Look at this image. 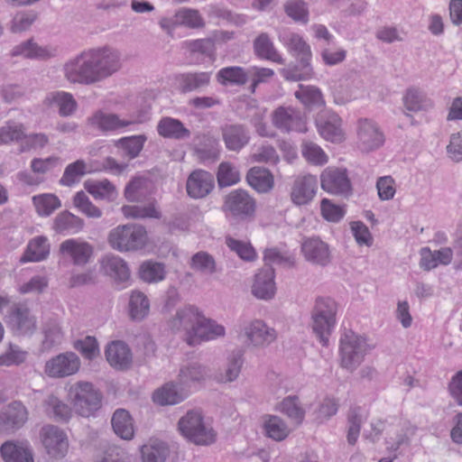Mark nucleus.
<instances>
[{"instance_id":"obj_1","label":"nucleus","mask_w":462,"mask_h":462,"mask_svg":"<svg viewBox=\"0 0 462 462\" xmlns=\"http://www.w3.org/2000/svg\"><path fill=\"white\" fill-rule=\"evenodd\" d=\"M279 41L287 51L299 60V64L290 65L281 69L282 76L288 81H300L310 79L313 74L310 66V47L300 35L288 29L278 32Z\"/></svg>"},{"instance_id":"obj_2","label":"nucleus","mask_w":462,"mask_h":462,"mask_svg":"<svg viewBox=\"0 0 462 462\" xmlns=\"http://www.w3.org/2000/svg\"><path fill=\"white\" fill-rule=\"evenodd\" d=\"M68 395L74 411L81 417H95L102 407V393L89 382H76Z\"/></svg>"},{"instance_id":"obj_3","label":"nucleus","mask_w":462,"mask_h":462,"mask_svg":"<svg viewBox=\"0 0 462 462\" xmlns=\"http://www.w3.org/2000/svg\"><path fill=\"white\" fill-rule=\"evenodd\" d=\"M178 430L187 440L198 446H209L216 441L215 430L198 410L187 411L179 420Z\"/></svg>"},{"instance_id":"obj_4","label":"nucleus","mask_w":462,"mask_h":462,"mask_svg":"<svg viewBox=\"0 0 462 462\" xmlns=\"http://www.w3.org/2000/svg\"><path fill=\"white\" fill-rule=\"evenodd\" d=\"M337 304L331 298H318L311 311V328L322 346L328 344V337L335 328Z\"/></svg>"},{"instance_id":"obj_5","label":"nucleus","mask_w":462,"mask_h":462,"mask_svg":"<svg viewBox=\"0 0 462 462\" xmlns=\"http://www.w3.org/2000/svg\"><path fill=\"white\" fill-rule=\"evenodd\" d=\"M372 347L366 338L352 330L346 331L340 338L339 356L342 368L354 372L364 361Z\"/></svg>"},{"instance_id":"obj_6","label":"nucleus","mask_w":462,"mask_h":462,"mask_svg":"<svg viewBox=\"0 0 462 462\" xmlns=\"http://www.w3.org/2000/svg\"><path fill=\"white\" fill-rule=\"evenodd\" d=\"M95 82H100L118 71L122 66L120 52L109 46L86 50Z\"/></svg>"},{"instance_id":"obj_7","label":"nucleus","mask_w":462,"mask_h":462,"mask_svg":"<svg viewBox=\"0 0 462 462\" xmlns=\"http://www.w3.org/2000/svg\"><path fill=\"white\" fill-rule=\"evenodd\" d=\"M146 238V230L142 226L126 224L110 230L107 240L113 249L130 252L143 248Z\"/></svg>"},{"instance_id":"obj_8","label":"nucleus","mask_w":462,"mask_h":462,"mask_svg":"<svg viewBox=\"0 0 462 462\" xmlns=\"http://www.w3.org/2000/svg\"><path fill=\"white\" fill-rule=\"evenodd\" d=\"M86 50L67 60L62 65L64 79L70 84H96Z\"/></svg>"},{"instance_id":"obj_9","label":"nucleus","mask_w":462,"mask_h":462,"mask_svg":"<svg viewBox=\"0 0 462 462\" xmlns=\"http://www.w3.org/2000/svg\"><path fill=\"white\" fill-rule=\"evenodd\" d=\"M356 146L362 152L378 150L385 142V136L379 125L369 118H359L356 122Z\"/></svg>"},{"instance_id":"obj_10","label":"nucleus","mask_w":462,"mask_h":462,"mask_svg":"<svg viewBox=\"0 0 462 462\" xmlns=\"http://www.w3.org/2000/svg\"><path fill=\"white\" fill-rule=\"evenodd\" d=\"M148 119L149 116L144 111H139L124 119H121L116 114L97 111L88 118V122L91 125L96 126L99 130L107 132L117 131L128 126L143 124Z\"/></svg>"},{"instance_id":"obj_11","label":"nucleus","mask_w":462,"mask_h":462,"mask_svg":"<svg viewBox=\"0 0 462 462\" xmlns=\"http://www.w3.org/2000/svg\"><path fill=\"white\" fill-rule=\"evenodd\" d=\"M255 208L256 202L246 190L234 189L225 197L223 210L236 219L245 220L252 217Z\"/></svg>"},{"instance_id":"obj_12","label":"nucleus","mask_w":462,"mask_h":462,"mask_svg":"<svg viewBox=\"0 0 462 462\" xmlns=\"http://www.w3.org/2000/svg\"><path fill=\"white\" fill-rule=\"evenodd\" d=\"M59 253L65 261L83 267L92 261L94 246L82 238H69L60 245Z\"/></svg>"},{"instance_id":"obj_13","label":"nucleus","mask_w":462,"mask_h":462,"mask_svg":"<svg viewBox=\"0 0 462 462\" xmlns=\"http://www.w3.org/2000/svg\"><path fill=\"white\" fill-rule=\"evenodd\" d=\"M10 329L17 336H32L37 329V318L22 303L14 304L6 319Z\"/></svg>"},{"instance_id":"obj_14","label":"nucleus","mask_w":462,"mask_h":462,"mask_svg":"<svg viewBox=\"0 0 462 462\" xmlns=\"http://www.w3.org/2000/svg\"><path fill=\"white\" fill-rule=\"evenodd\" d=\"M81 362L74 352H65L50 358L44 365V373L51 378H64L77 374Z\"/></svg>"},{"instance_id":"obj_15","label":"nucleus","mask_w":462,"mask_h":462,"mask_svg":"<svg viewBox=\"0 0 462 462\" xmlns=\"http://www.w3.org/2000/svg\"><path fill=\"white\" fill-rule=\"evenodd\" d=\"M321 189L331 195L348 196L352 185L347 171L342 168L328 167L320 174Z\"/></svg>"},{"instance_id":"obj_16","label":"nucleus","mask_w":462,"mask_h":462,"mask_svg":"<svg viewBox=\"0 0 462 462\" xmlns=\"http://www.w3.org/2000/svg\"><path fill=\"white\" fill-rule=\"evenodd\" d=\"M40 437L48 455L53 458H63L69 449V439L65 431L55 425H45Z\"/></svg>"},{"instance_id":"obj_17","label":"nucleus","mask_w":462,"mask_h":462,"mask_svg":"<svg viewBox=\"0 0 462 462\" xmlns=\"http://www.w3.org/2000/svg\"><path fill=\"white\" fill-rule=\"evenodd\" d=\"M273 125L283 133L307 131L306 118L302 113L292 106H279L272 115Z\"/></svg>"},{"instance_id":"obj_18","label":"nucleus","mask_w":462,"mask_h":462,"mask_svg":"<svg viewBox=\"0 0 462 462\" xmlns=\"http://www.w3.org/2000/svg\"><path fill=\"white\" fill-rule=\"evenodd\" d=\"M300 253L304 260L312 265L325 267L332 259L329 245L318 236L304 237Z\"/></svg>"},{"instance_id":"obj_19","label":"nucleus","mask_w":462,"mask_h":462,"mask_svg":"<svg viewBox=\"0 0 462 462\" xmlns=\"http://www.w3.org/2000/svg\"><path fill=\"white\" fill-rule=\"evenodd\" d=\"M201 313L196 306L186 305L176 311L168 326L174 332H183V339L189 345V337L193 336Z\"/></svg>"},{"instance_id":"obj_20","label":"nucleus","mask_w":462,"mask_h":462,"mask_svg":"<svg viewBox=\"0 0 462 462\" xmlns=\"http://www.w3.org/2000/svg\"><path fill=\"white\" fill-rule=\"evenodd\" d=\"M318 191V179L315 175L306 174L295 179L291 189V200L295 206L310 204Z\"/></svg>"},{"instance_id":"obj_21","label":"nucleus","mask_w":462,"mask_h":462,"mask_svg":"<svg viewBox=\"0 0 462 462\" xmlns=\"http://www.w3.org/2000/svg\"><path fill=\"white\" fill-rule=\"evenodd\" d=\"M248 345L257 347L267 346L277 338V332L261 319H254L244 328Z\"/></svg>"},{"instance_id":"obj_22","label":"nucleus","mask_w":462,"mask_h":462,"mask_svg":"<svg viewBox=\"0 0 462 462\" xmlns=\"http://www.w3.org/2000/svg\"><path fill=\"white\" fill-rule=\"evenodd\" d=\"M316 125L319 134L327 141L337 143L344 139L342 119L335 112H321L316 119Z\"/></svg>"},{"instance_id":"obj_23","label":"nucleus","mask_w":462,"mask_h":462,"mask_svg":"<svg viewBox=\"0 0 462 462\" xmlns=\"http://www.w3.org/2000/svg\"><path fill=\"white\" fill-rule=\"evenodd\" d=\"M101 269L114 282L125 288L129 284L131 271L126 261L116 254H106L100 261Z\"/></svg>"},{"instance_id":"obj_24","label":"nucleus","mask_w":462,"mask_h":462,"mask_svg":"<svg viewBox=\"0 0 462 462\" xmlns=\"http://www.w3.org/2000/svg\"><path fill=\"white\" fill-rule=\"evenodd\" d=\"M215 187L214 176L204 170H195L188 177L186 189L192 199L207 197Z\"/></svg>"},{"instance_id":"obj_25","label":"nucleus","mask_w":462,"mask_h":462,"mask_svg":"<svg viewBox=\"0 0 462 462\" xmlns=\"http://www.w3.org/2000/svg\"><path fill=\"white\" fill-rule=\"evenodd\" d=\"M193 336L189 337V346H197L203 341L215 340L226 334L225 328L217 321L206 318L202 313Z\"/></svg>"},{"instance_id":"obj_26","label":"nucleus","mask_w":462,"mask_h":462,"mask_svg":"<svg viewBox=\"0 0 462 462\" xmlns=\"http://www.w3.org/2000/svg\"><path fill=\"white\" fill-rule=\"evenodd\" d=\"M58 49L51 45L41 46L32 39L15 45L11 51L12 57H23L30 60H48L57 55Z\"/></svg>"},{"instance_id":"obj_27","label":"nucleus","mask_w":462,"mask_h":462,"mask_svg":"<svg viewBox=\"0 0 462 462\" xmlns=\"http://www.w3.org/2000/svg\"><path fill=\"white\" fill-rule=\"evenodd\" d=\"M222 139L228 151L239 152L251 139L249 130L243 125L229 124L221 127Z\"/></svg>"},{"instance_id":"obj_28","label":"nucleus","mask_w":462,"mask_h":462,"mask_svg":"<svg viewBox=\"0 0 462 462\" xmlns=\"http://www.w3.org/2000/svg\"><path fill=\"white\" fill-rule=\"evenodd\" d=\"M275 292L274 269L273 266H263L254 275L252 293L257 299L268 300L274 297Z\"/></svg>"},{"instance_id":"obj_29","label":"nucleus","mask_w":462,"mask_h":462,"mask_svg":"<svg viewBox=\"0 0 462 462\" xmlns=\"http://www.w3.org/2000/svg\"><path fill=\"white\" fill-rule=\"evenodd\" d=\"M28 420V411L21 402H13L0 413V427L3 430H15Z\"/></svg>"},{"instance_id":"obj_30","label":"nucleus","mask_w":462,"mask_h":462,"mask_svg":"<svg viewBox=\"0 0 462 462\" xmlns=\"http://www.w3.org/2000/svg\"><path fill=\"white\" fill-rule=\"evenodd\" d=\"M109 365L116 369H127L133 361L131 349L123 341L116 340L109 343L105 351Z\"/></svg>"},{"instance_id":"obj_31","label":"nucleus","mask_w":462,"mask_h":462,"mask_svg":"<svg viewBox=\"0 0 462 462\" xmlns=\"http://www.w3.org/2000/svg\"><path fill=\"white\" fill-rule=\"evenodd\" d=\"M0 452L5 462H34L28 441H6L1 446Z\"/></svg>"},{"instance_id":"obj_32","label":"nucleus","mask_w":462,"mask_h":462,"mask_svg":"<svg viewBox=\"0 0 462 462\" xmlns=\"http://www.w3.org/2000/svg\"><path fill=\"white\" fill-rule=\"evenodd\" d=\"M176 80L182 93L200 91L209 86L211 72L194 71L181 73L176 77Z\"/></svg>"},{"instance_id":"obj_33","label":"nucleus","mask_w":462,"mask_h":462,"mask_svg":"<svg viewBox=\"0 0 462 462\" xmlns=\"http://www.w3.org/2000/svg\"><path fill=\"white\" fill-rule=\"evenodd\" d=\"M157 133L168 139L184 140L190 137V131L179 119L164 116L157 124Z\"/></svg>"},{"instance_id":"obj_34","label":"nucleus","mask_w":462,"mask_h":462,"mask_svg":"<svg viewBox=\"0 0 462 462\" xmlns=\"http://www.w3.org/2000/svg\"><path fill=\"white\" fill-rule=\"evenodd\" d=\"M254 51L262 60H270L277 64L284 63L283 58L276 50L272 39L266 32H262L255 38L254 41Z\"/></svg>"},{"instance_id":"obj_35","label":"nucleus","mask_w":462,"mask_h":462,"mask_svg":"<svg viewBox=\"0 0 462 462\" xmlns=\"http://www.w3.org/2000/svg\"><path fill=\"white\" fill-rule=\"evenodd\" d=\"M246 181L250 187L259 193L270 191L274 184L271 171L263 167H253L246 174Z\"/></svg>"},{"instance_id":"obj_36","label":"nucleus","mask_w":462,"mask_h":462,"mask_svg":"<svg viewBox=\"0 0 462 462\" xmlns=\"http://www.w3.org/2000/svg\"><path fill=\"white\" fill-rule=\"evenodd\" d=\"M263 430L267 438L275 441L284 440L291 433L286 421L277 415H265L263 421Z\"/></svg>"},{"instance_id":"obj_37","label":"nucleus","mask_w":462,"mask_h":462,"mask_svg":"<svg viewBox=\"0 0 462 462\" xmlns=\"http://www.w3.org/2000/svg\"><path fill=\"white\" fill-rule=\"evenodd\" d=\"M45 101L50 106L58 107L61 116H69L77 110L78 103L72 94L66 91H54L47 95Z\"/></svg>"},{"instance_id":"obj_38","label":"nucleus","mask_w":462,"mask_h":462,"mask_svg":"<svg viewBox=\"0 0 462 462\" xmlns=\"http://www.w3.org/2000/svg\"><path fill=\"white\" fill-rule=\"evenodd\" d=\"M170 456L168 444L159 439H150L141 447L143 462H165Z\"/></svg>"},{"instance_id":"obj_39","label":"nucleus","mask_w":462,"mask_h":462,"mask_svg":"<svg viewBox=\"0 0 462 462\" xmlns=\"http://www.w3.org/2000/svg\"><path fill=\"white\" fill-rule=\"evenodd\" d=\"M187 395L182 386L179 388L177 384L170 383L155 391L152 399L160 405H173L182 402Z\"/></svg>"},{"instance_id":"obj_40","label":"nucleus","mask_w":462,"mask_h":462,"mask_svg":"<svg viewBox=\"0 0 462 462\" xmlns=\"http://www.w3.org/2000/svg\"><path fill=\"white\" fill-rule=\"evenodd\" d=\"M50 254V245L45 236H40L32 238L27 245L21 257L22 263L41 262Z\"/></svg>"},{"instance_id":"obj_41","label":"nucleus","mask_w":462,"mask_h":462,"mask_svg":"<svg viewBox=\"0 0 462 462\" xmlns=\"http://www.w3.org/2000/svg\"><path fill=\"white\" fill-rule=\"evenodd\" d=\"M84 188L96 199L114 201L118 196L116 186L106 179L101 180H88L85 181Z\"/></svg>"},{"instance_id":"obj_42","label":"nucleus","mask_w":462,"mask_h":462,"mask_svg":"<svg viewBox=\"0 0 462 462\" xmlns=\"http://www.w3.org/2000/svg\"><path fill=\"white\" fill-rule=\"evenodd\" d=\"M115 433L123 439H132L134 435V427L130 413L125 409H117L111 420Z\"/></svg>"},{"instance_id":"obj_43","label":"nucleus","mask_w":462,"mask_h":462,"mask_svg":"<svg viewBox=\"0 0 462 462\" xmlns=\"http://www.w3.org/2000/svg\"><path fill=\"white\" fill-rule=\"evenodd\" d=\"M216 80L224 87L244 86L248 80V74L243 67L229 66L217 72Z\"/></svg>"},{"instance_id":"obj_44","label":"nucleus","mask_w":462,"mask_h":462,"mask_svg":"<svg viewBox=\"0 0 462 462\" xmlns=\"http://www.w3.org/2000/svg\"><path fill=\"white\" fill-rule=\"evenodd\" d=\"M83 226V219L69 211L59 213L53 221V229L57 233L76 234Z\"/></svg>"},{"instance_id":"obj_45","label":"nucleus","mask_w":462,"mask_h":462,"mask_svg":"<svg viewBox=\"0 0 462 462\" xmlns=\"http://www.w3.org/2000/svg\"><path fill=\"white\" fill-rule=\"evenodd\" d=\"M150 301L147 296L140 291H132L128 303V313L131 319L141 321L148 316Z\"/></svg>"},{"instance_id":"obj_46","label":"nucleus","mask_w":462,"mask_h":462,"mask_svg":"<svg viewBox=\"0 0 462 462\" xmlns=\"http://www.w3.org/2000/svg\"><path fill=\"white\" fill-rule=\"evenodd\" d=\"M43 407L45 413L57 421H68L71 418V408L54 395L44 400Z\"/></svg>"},{"instance_id":"obj_47","label":"nucleus","mask_w":462,"mask_h":462,"mask_svg":"<svg viewBox=\"0 0 462 462\" xmlns=\"http://www.w3.org/2000/svg\"><path fill=\"white\" fill-rule=\"evenodd\" d=\"M198 139L199 143L196 144L195 152L201 160L218 159L221 147L217 138L209 134H202Z\"/></svg>"},{"instance_id":"obj_48","label":"nucleus","mask_w":462,"mask_h":462,"mask_svg":"<svg viewBox=\"0 0 462 462\" xmlns=\"http://www.w3.org/2000/svg\"><path fill=\"white\" fill-rule=\"evenodd\" d=\"M367 416L361 407H351L347 412V442L355 445L358 439L362 424L366 420Z\"/></svg>"},{"instance_id":"obj_49","label":"nucleus","mask_w":462,"mask_h":462,"mask_svg":"<svg viewBox=\"0 0 462 462\" xmlns=\"http://www.w3.org/2000/svg\"><path fill=\"white\" fill-rule=\"evenodd\" d=\"M121 211L125 218L159 219L162 217V213L158 209L155 201L150 202L145 206L125 205L121 208Z\"/></svg>"},{"instance_id":"obj_50","label":"nucleus","mask_w":462,"mask_h":462,"mask_svg":"<svg viewBox=\"0 0 462 462\" xmlns=\"http://www.w3.org/2000/svg\"><path fill=\"white\" fill-rule=\"evenodd\" d=\"M277 410L285 414L297 425L302 423L305 418V411L301 407L299 398L296 395L285 397L277 407Z\"/></svg>"},{"instance_id":"obj_51","label":"nucleus","mask_w":462,"mask_h":462,"mask_svg":"<svg viewBox=\"0 0 462 462\" xmlns=\"http://www.w3.org/2000/svg\"><path fill=\"white\" fill-rule=\"evenodd\" d=\"M189 267L193 271L204 275H212L217 272L214 257L205 251H199L192 255L189 261Z\"/></svg>"},{"instance_id":"obj_52","label":"nucleus","mask_w":462,"mask_h":462,"mask_svg":"<svg viewBox=\"0 0 462 462\" xmlns=\"http://www.w3.org/2000/svg\"><path fill=\"white\" fill-rule=\"evenodd\" d=\"M403 102L406 109L412 112L428 110L433 106V102L418 88H409L403 97Z\"/></svg>"},{"instance_id":"obj_53","label":"nucleus","mask_w":462,"mask_h":462,"mask_svg":"<svg viewBox=\"0 0 462 462\" xmlns=\"http://www.w3.org/2000/svg\"><path fill=\"white\" fill-rule=\"evenodd\" d=\"M166 271L163 263L145 261L139 268V277L148 283H156L165 279Z\"/></svg>"},{"instance_id":"obj_54","label":"nucleus","mask_w":462,"mask_h":462,"mask_svg":"<svg viewBox=\"0 0 462 462\" xmlns=\"http://www.w3.org/2000/svg\"><path fill=\"white\" fill-rule=\"evenodd\" d=\"M25 136V127L22 123L8 120L0 127V145L19 143Z\"/></svg>"},{"instance_id":"obj_55","label":"nucleus","mask_w":462,"mask_h":462,"mask_svg":"<svg viewBox=\"0 0 462 462\" xmlns=\"http://www.w3.org/2000/svg\"><path fill=\"white\" fill-rule=\"evenodd\" d=\"M206 374V368L199 364L194 363L180 368L179 374V383L183 388H188L193 383L203 380Z\"/></svg>"},{"instance_id":"obj_56","label":"nucleus","mask_w":462,"mask_h":462,"mask_svg":"<svg viewBox=\"0 0 462 462\" xmlns=\"http://www.w3.org/2000/svg\"><path fill=\"white\" fill-rule=\"evenodd\" d=\"M300 147L301 154L309 163L316 166H322L328 162V154L314 142L305 140L302 142Z\"/></svg>"},{"instance_id":"obj_57","label":"nucleus","mask_w":462,"mask_h":462,"mask_svg":"<svg viewBox=\"0 0 462 462\" xmlns=\"http://www.w3.org/2000/svg\"><path fill=\"white\" fill-rule=\"evenodd\" d=\"M44 338L42 340V347L51 349L56 345H60L63 339V332L57 319H51L47 320L42 327Z\"/></svg>"},{"instance_id":"obj_58","label":"nucleus","mask_w":462,"mask_h":462,"mask_svg":"<svg viewBox=\"0 0 462 462\" xmlns=\"http://www.w3.org/2000/svg\"><path fill=\"white\" fill-rule=\"evenodd\" d=\"M243 356L244 352L241 349H236L230 353L225 371L221 374L222 382H233L238 377L244 364Z\"/></svg>"},{"instance_id":"obj_59","label":"nucleus","mask_w":462,"mask_h":462,"mask_svg":"<svg viewBox=\"0 0 462 462\" xmlns=\"http://www.w3.org/2000/svg\"><path fill=\"white\" fill-rule=\"evenodd\" d=\"M295 97L305 106H319L324 104L320 89L315 86L299 85V89L294 93Z\"/></svg>"},{"instance_id":"obj_60","label":"nucleus","mask_w":462,"mask_h":462,"mask_svg":"<svg viewBox=\"0 0 462 462\" xmlns=\"http://www.w3.org/2000/svg\"><path fill=\"white\" fill-rule=\"evenodd\" d=\"M32 202L37 213L42 217H48L51 215L61 206L60 199L50 193L33 196Z\"/></svg>"},{"instance_id":"obj_61","label":"nucleus","mask_w":462,"mask_h":462,"mask_svg":"<svg viewBox=\"0 0 462 462\" xmlns=\"http://www.w3.org/2000/svg\"><path fill=\"white\" fill-rule=\"evenodd\" d=\"M87 164L83 160H78L69 163L63 172L60 180L62 186L71 187L78 183L81 178L87 173Z\"/></svg>"},{"instance_id":"obj_62","label":"nucleus","mask_w":462,"mask_h":462,"mask_svg":"<svg viewBox=\"0 0 462 462\" xmlns=\"http://www.w3.org/2000/svg\"><path fill=\"white\" fill-rule=\"evenodd\" d=\"M176 20L180 26L192 29L202 28L205 25L204 20L199 12L191 8H180L176 12Z\"/></svg>"},{"instance_id":"obj_63","label":"nucleus","mask_w":462,"mask_h":462,"mask_svg":"<svg viewBox=\"0 0 462 462\" xmlns=\"http://www.w3.org/2000/svg\"><path fill=\"white\" fill-rule=\"evenodd\" d=\"M145 141L146 136L143 134L123 137L118 141L117 146L121 148L130 159H134L137 157L143 150Z\"/></svg>"},{"instance_id":"obj_64","label":"nucleus","mask_w":462,"mask_h":462,"mask_svg":"<svg viewBox=\"0 0 462 462\" xmlns=\"http://www.w3.org/2000/svg\"><path fill=\"white\" fill-rule=\"evenodd\" d=\"M95 462H131V459L125 449L117 446H108L97 456Z\"/></svg>"}]
</instances>
